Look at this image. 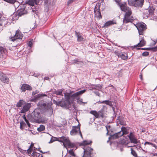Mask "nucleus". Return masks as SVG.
<instances>
[{"label": "nucleus", "instance_id": "41", "mask_svg": "<svg viewBox=\"0 0 157 157\" xmlns=\"http://www.w3.org/2000/svg\"><path fill=\"white\" fill-rule=\"evenodd\" d=\"M44 4L46 6H48L50 5L51 2V0H44Z\"/></svg>", "mask_w": 157, "mask_h": 157}, {"label": "nucleus", "instance_id": "25", "mask_svg": "<svg viewBox=\"0 0 157 157\" xmlns=\"http://www.w3.org/2000/svg\"><path fill=\"white\" fill-rule=\"evenodd\" d=\"M146 44V41L144 40L143 38H141V39L140 40L139 43L135 47H142L144 46Z\"/></svg>", "mask_w": 157, "mask_h": 157}, {"label": "nucleus", "instance_id": "37", "mask_svg": "<svg viewBox=\"0 0 157 157\" xmlns=\"http://www.w3.org/2000/svg\"><path fill=\"white\" fill-rule=\"evenodd\" d=\"M45 128L44 126L43 125L41 124L40 125L39 127L37 128V130L39 132H41L44 131Z\"/></svg>", "mask_w": 157, "mask_h": 157}, {"label": "nucleus", "instance_id": "63", "mask_svg": "<svg viewBox=\"0 0 157 157\" xmlns=\"http://www.w3.org/2000/svg\"><path fill=\"white\" fill-rule=\"evenodd\" d=\"M107 131V132L106 133V135H108V133H109V131Z\"/></svg>", "mask_w": 157, "mask_h": 157}, {"label": "nucleus", "instance_id": "16", "mask_svg": "<svg viewBox=\"0 0 157 157\" xmlns=\"http://www.w3.org/2000/svg\"><path fill=\"white\" fill-rule=\"evenodd\" d=\"M0 80L3 82L7 83L9 82V79L4 74L0 73Z\"/></svg>", "mask_w": 157, "mask_h": 157}, {"label": "nucleus", "instance_id": "50", "mask_svg": "<svg viewBox=\"0 0 157 157\" xmlns=\"http://www.w3.org/2000/svg\"><path fill=\"white\" fill-rule=\"evenodd\" d=\"M28 44L29 46L31 47L32 45V42L31 41H29Z\"/></svg>", "mask_w": 157, "mask_h": 157}, {"label": "nucleus", "instance_id": "44", "mask_svg": "<svg viewBox=\"0 0 157 157\" xmlns=\"http://www.w3.org/2000/svg\"><path fill=\"white\" fill-rule=\"evenodd\" d=\"M75 0H69L67 1V5L69 6L72 4L74 2H75Z\"/></svg>", "mask_w": 157, "mask_h": 157}, {"label": "nucleus", "instance_id": "31", "mask_svg": "<svg viewBox=\"0 0 157 157\" xmlns=\"http://www.w3.org/2000/svg\"><path fill=\"white\" fill-rule=\"evenodd\" d=\"M48 134L50 136H52V137L51 139V140L49 142V143H50V144L51 143L55 141H58L59 138H56V137H54L51 136L50 134Z\"/></svg>", "mask_w": 157, "mask_h": 157}, {"label": "nucleus", "instance_id": "27", "mask_svg": "<svg viewBox=\"0 0 157 157\" xmlns=\"http://www.w3.org/2000/svg\"><path fill=\"white\" fill-rule=\"evenodd\" d=\"M33 115H32V117L34 120H37L39 117V114L40 113L34 111V112L32 113Z\"/></svg>", "mask_w": 157, "mask_h": 157}, {"label": "nucleus", "instance_id": "30", "mask_svg": "<svg viewBox=\"0 0 157 157\" xmlns=\"http://www.w3.org/2000/svg\"><path fill=\"white\" fill-rule=\"evenodd\" d=\"M63 90L62 89H59L58 90H54L53 92L54 94H56L57 95H62L63 96V95L62 94L63 92Z\"/></svg>", "mask_w": 157, "mask_h": 157}, {"label": "nucleus", "instance_id": "62", "mask_svg": "<svg viewBox=\"0 0 157 157\" xmlns=\"http://www.w3.org/2000/svg\"><path fill=\"white\" fill-rule=\"evenodd\" d=\"M100 94L99 93H97V95H98V96H99Z\"/></svg>", "mask_w": 157, "mask_h": 157}, {"label": "nucleus", "instance_id": "10", "mask_svg": "<svg viewBox=\"0 0 157 157\" xmlns=\"http://www.w3.org/2000/svg\"><path fill=\"white\" fill-rule=\"evenodd\" d=\"M93 150V149L90 147H86L85 149H84V154L82 157H91V155Z\"/></svg>", "mask_w": 157, "mask_h": 157}, {"label": "nucleus", "instance_id": "58", "mask_svg": "<svg viewBox=\"0 0 157 157\" xmlns=\"http://www.w3.org/2000/svg\"><path fill=\"white\" fill-rule=\"evenodd\" d=\"M117 2H120L121 0H115Z\"/></svg>", "mask_w": 157, "mask_h": 157}, {"label": "nucleus", "instance_id": "55", "mask_svg": "<svg viewBox=\"0 0 157 157\" xmlns=\"http://www.w3.org/2000/svg\"><path fill=\"white\" fill-rule=\"evenodd\" d=\"M53 103L54 104H56V105H57V103H58V101L55 100H54L53 101Z\"/></svg>", "mask_w": 157, "mask_h": 157}, {"label": "nucleus", "instance_id": "40", "mask_svg": "<svg viewBox=\"0 0 157 157\" xmlns=\"http://www.w3.org/2000/svg\"><path fill=\"white\" fill-rule=\"evenodd\" d=\"M144 49L149 50H151L153 52H155L157 51V47H155L151 48H146Z\"/></svg>", "mask_w": 157, "mask_h": 157}, {"label": "nucleus", "instance_id": "34", "mask_svg": "<svg viewBox=\"0 0 157 157\" xmlns=\"http://www.w3.org/2000/svg\"><path fill=\"white\" fill-rule=\"evenodd\" d=\"M94 87H92V88L93 89H96L98 90H100L101 89L102 87V86L99 84L95 85H94Z\"/></svg>", "mask_w": 157, "mask_h": 157}, {"label": "nucleus", "instance_id": "15", "mask_svg": "<svg viewBox=\"0 0 157 157\" xmlns=\"http://www.w3.org/2000/svg\"><path fill=\"white\" fill-rule=\"evenodd\" d=\"M153 8L150 7L144 11V13L147 17H148L149 16H152L153 13Z\"/></svg>", "mask_w": 157, "mask_h": 157}, {"label": "nucleus", "instance_id": "35", "mask_svg": "<svg viewBox=\"0 0 157 157\" xmlns=\"http://www.w3.org/2000/svg\"><path fill=\"white\" fill-rule=\"evenodd\" d=\"M24 101L23 100H20L17 103L16 106L18 107H20L21 106L23 105V102Z\"/></svg>", "mask_w": 157, "mask_h": 157}, {"label": "nucleus", "instance_id": "59", "mask_svg": "<svg viewBox=\"0 0 157 157\" xmlns=\"http://www.w3.org/2000/svg\"><path fill=\"white\" fill-rule=\"evenodd\" d=\"M153 147L157 149V146L155 144H154V145Z\"/></svg>", "mask_w": 157, "mask_h": 157}, {"label": "nucleus", "instance_id": "57", "mask_svg": "<svg viewBox=\"0 0 157 157\" xmlns=\"http://www.w3.org/2000/svg\"><path fill=\"white\" fill-rule=\"evenodd\" d=\"M34 145V144L33 143H31V145L30 146V147L29 148H31L32 149V148Z\"/></svg>", "mask_w": 157, "mask_h": 157}, {"label": "nucleus", "instance_id": "32", "mask_svg": "<svg viewBox=\"0 0 157 157\" xmlns=\"http://www.w3.org/2000/svg\"><path fill=\"white\" fill-rule=\"evenodd\" d=\"M67 145L69 147L74 148L75 147H76V148H77L76 146V144L75 143H71L70 141H69L68 144Z\"/></svg>", "mask_w": 157, "mask_h": 157}, {"label": "nucleus", "instance_id": "64", "mask_svg": "<svg viewBox=\"0 0 157 157\" xmlns=\"http://www.w3.org/2000/svg\"><path fill=\"white\" fill-rule=\"evenodd\" d=\"M67 157H72L71 156H67Z\"/></svg>", "mask_w": 157, "mask_h": 157}, {"label": "nucleus", "instance_id": "1", "mask_svg": "<svg viewBox=\"0 0 157 157\" xmlns=\"http://www.w3.org/2000/svg\"><path fill=\"white\" fill-rule=\"evenodd\" d=\"M86 91V90H80L71 95V94L65 93L64 94L65 98L70 102V105L72 103L75 99L78 100L79 99V96Z\"/></svg>", "mask_w": 157, "mask_h": 157}, {"label": "nucleus", "instance_id": "20", "mask_svg": "<svg viewBox=\"0 0 157 157\" xmlns=\"http://www.w3.org/2000/svg\"><path fill=\"white\" fill-rule=\"evenodd\" d=\"M121 10L123 11L126 12L130 9L127 7L126 4L124 3V4H120L119 5Z\"/></svg>", "mask_w": 157, "mask_h": 157}, {"label": "nucleus", "instance_id": "28", "mask_svg": "<svg viewBox=\"0 0 157 157\" xmlns=\"http://www.w3.org/2000/svg\"><path fill=\"white\" fill-rule=\"evenodd\" d=\"M92 143V141L90 140H84L82 143L79 144V146L91 144Z\"/></svg>", "mask_w": 157, "mask_h": 157}, {"label": "nucleus", "instance_id": "9", "mask_svg": "<svg viewBox=\"0 0 157 157\" xmlns=\"http://www.w3.org/2000/svg\"><path fill=\"white\" fill-rule=\"evenodd\" d=\"M57 105L68 109L70 107V102L67 100L64 101H58Z\"/></svg>", "mask_w": 157, "mask_h": 157}, {"label": "nucleus", "instance_id": "60", "mask_svg": "<svg viewBox=\"0 0 157 157\" xmlns=\"http://www.w3.org/2000/svg\"><path fill=\"white\" fill-rule=\"evenodd\" d=\"M140 78L141 79H142V75H140Z\"/></svg>", "mask_w": 157, "mask_h": 157}, {"label": "nucleus", "instance_id": "22", "mask_svg": "<svg viewBox=\"0 0 157 157\" xmlns=\"http://www.w3.org/2000/svg\"><path fill=\"white\" fill-rule=\"evenodd\" d=\"M75 34L77 37V40L78 41L81 42L83 40L84 38L80 33H78L75 31Z\"/></svg>", "mask_w": 157, "mask_h": 157}, {"label": "nucleus", "instance_id": "29", "mask_svg": "<svg viewBox=\"0 0 157 157\" xmlns=\"http://www.w3.org/2000/svg\"><path fill=\"white\" fill-rule=\"evenodd\" d=\"M7 21L6 19L4 17H1V19L0 21V26L5 25L6 24Z\"/></svg>", "mask_w": 157, "mask_h": 157}, {"label": "nucleus", "instance_id": "21", "mask_svg": "<svg viewBox=\"0 0 157 157\" xmlns=\"http://www.w3.org/2000/svg\"><path fill=\"white\" fill-rule=\"evenodd\" d=\"M47 95L45 94H38L35 96H34V98H33L32 100L34 102H36V100L39 98H41L42 97L47 96Z\"/></svg>", "mask_w": 157, "mask_h": 157}, {"label": "nucleus", "instance_id": "14", "mask_svg": "<svg viewBox=\"0 0 157 157\" xmlns=\"http://www.w3.org/2000/svg\"><path fill=\"white\" fill-rule=\"evenodd\" d=\"M114 53L119 57L125 60L127 59V55L124 54L121 52H119L118 51H114Z\"/></svg>", "mask_w": 157, "mask_h": 157}, {"label": "nucleus", "instance_id": "13", "mask_svg": "<svg viewBox=\"0 0 157 157\" xmlns=\"http://www.w3.org/2000/svg\"><path fill=\"white\" fill-rule=\"evenodd\" d=\"M31 107V105L30 103H25L23 106L22 109L21 110L19 113H26L27 111L29 110Z\"/></svg>", "mask_w": 157, "mask_h": 157}, {"label": "nucleus", "instance_id": "5", "mask_svg": "<svg viewBox=\"0 0 157 157\" xmlns=\"http://www.w3.org/2000/svg\"><path fill=\"white\" fill-rule=\"evenodd\" d=\"M101 5V4L100 3H97L95 6L94 11L95 17L99 19H101L102 18L100 9Z\"/></svg>", "mask_w": 157, "mask_h": 157}, {"label": "nucleus", "instance_id": "46", "mask_svg": "<svg viewBox=\"0 0 157 157\" xmlns=\"http://www.w3.org/2000/svg\"><path fill=\"white\" fill-rule=\"evenodd\" d=\"M37 153L35 151H33L32 154V155L33 157H36L37 156Z\"/></svg>", "mask_w": 157, "mask_h": 157}, {"label": "nucleus", "instance_id": "61", "mask_svg": "<svg viewBox=\"0 0 157 157\" xmlns=\"http://www.w3.org/2000/svg\"><path fill=\"white\" fill-rule=\"evenodd\" d=\"M48 77H46L45 78H44V79H48Z\"/></svg>", "mask_w": 157, "mask_h": 157}, {"label": "nucleus", "instance_id": "7", "mask_svg": "<svg viewBox=\"0 0 157 157\" xmlns=\"http://www.w3.org/2000/svg\"><path fill=\"white\" fill-rule=\"evenodd\" d=\"M23 37L22 34L21 33L20 31L19 30H17L15 33V35L13 36H11L10 38V39L11 40L14 41L17 39H21Z\"/></svg>", "mask_w": 157, "mask_h": 157}, {"label": "nucleus", "instance_id": "43", "mask_svg": "<svg viewBox=\"0 0 157 157\" xmlns=\"http://www.w3.org/2000/svg\"><path fill=\"white\" fill-rule=\"evenodd\" d=\"M131 153L134 156V157L135 156H137L136 153L135 151L133 150L132 148H131Z\"/></svg>", "mask_w": 157, "mask_h": 157}, {"label": "nucleus", "instance_id": "38", "mask_svg": "<svg viewBox=\"0 0 157 157\" xmlns=\"http://www.w3.org/2000/svg\"><path fill=\"white\" fill-rule=\"evenodd\" d=\"M121 117H118L117 119V123H118L119 124H120L122 125H124V123L121 120Z\"/></svg>", "mask_w": 157, "mask_h": 157}, {"label": "nucleus", "instance_id": "48", "mask_svg": "<svg viewBox=\"0 0 157 157\" xmlns=\"http://www.w3.org/2000/svg\"><path fill=\"white\" fill-rule=\"evenodd\" d=\"M146 144H148L149 145H151L152 146H153L155 144H154L152 143L149 142H146L144 143V145H145Z\"/></svg>", "mask_w": 157, "mask_h": 157}, {"label": "nucleus", "instance_id": "26", "mask_svg": "<svg viewBox=\"0 0 157 157\" xmlns=\"http://www.w3.org/2000/svg\"><path fill=\"white\" fill-rule=\"evenodd\" d=\"M6 49L0 46V57L1 55L4 56V54H6Z\"/></svg>", "mask_w": 157, "mask_h": 157}, {"label": "nucleus", "instance_id": "52", "mask_svg": "<svg viewBox=\"0 0 157 157\" xmlns=\"http://www.w3.org/2000/svg\"><path fill=\"white\" fill-rule=\"evenodd\" d=\"M110 127H111V126L109 125H107V126H106V130L107 131H109V129H110Z\"/></svg>", "mask_w": 157, "mask_h": 157}, {"label": "nucleus", "instance_id": "56", "mask_svg": "<svg viewBox=\"0 0 157 157\" xmlns=\"http://www.w3.org/2000/svg\"><path fill=\"white\" fill-rule=\"evenodd\" d=\"M22 118L24 119L25 121L26 120H27L25 115H23L22 116Z\"/></svg>", "mask_w": 157, "mask_h": 157}, {"label": "nucleus", "instance_id": "11", "mask_svg": "<svg viewBox=\"0 0 157 157\" xmlns=\"http://www.w3.org/2000/svg\"><path fill=\"white\" fill-rule=\"evenodd\" d=\"M69 141L70 140L68 137L62 136L59 138L58 141L63 143L64 147H66L65 145H67Z\"/></svg>", "mask_w": 157, "mask_h": 157}, {"label": "nucleus", "instance_id": "53", "mask_svg": "<svg viewBox=\"0 0 157 157\" xmlns=\"http://www.w3.org/2000/svg\"><path fill=\"white\" fill-rule=\"evenodd\" d=\"M32 149L30 148H29L28 150L27 151L29 153H31L32 152Z\"/></svg>", "mask_w": 157, "mask_h": 157}, {"label": "nucleus", "instance_id": "39", "mask_svg": "<svg viewBox=\"0 0 157 157\" xmlns=\"http://www.w3.org/2000/svg\"><path fill=\"white\" fill-rule=\"evenodd\" d=\"M83 63V62L82 61H80L78 59H75L72 60L71 61V63L72 64H75V63Z\"/></svg>", "mask_w": 157, "mask_h": 157}, {"label": "nucleus", "instance_id": "42", "mask_svg": "<svg viewBox=\"0 0 157 157\" xmlns=\"http://www.w3.org/2000/svg\"><path fill=\"white\" fill-rule=\"evenodd\" d=\"M68 153L71 155L70 156H72L74 157L75 156V153L73 151V149H71V150H69L68 151Z\"/></svg>", "mask_w": 157, "mask_h": 157}, {"label": "nucleus", "instance_id": "12", "mask_svg": "<svg viewBox=\"0 0 157 157\" xmlns=\"http://www.w3.org/2000/svg\"><path fill=\"white\" fill-rule=\"evenodd\" d=\"M130 142L131 143L136 144L138 143L137 140L135 137V135L133 132H131L128 136Z\"/></svg>", "mask_w": 157, "mask_h": 157}, {"label": "nucleus", "instance_id": "2", "mask_svg": "<svg viewBox=\"0 0 157 157\" xmlns=\"http://www.w3.org/2000/svg\"><path fill=\"white\" fill-rule=\"evenodd\" d=\"M135 26L138 29L139 35H143L147 29L146 25L143 22H140L137 23Z\"/></svg>", "mask_w": 157, "mask_h": 157}, {"label": "nucleus", "instance_id": "6", "mask_svg": "<svg viewBox=\"0 0 157 157\" xmlns=\"http://www.w3.org/2000/svg\"><path fill=\"white\" fill-rule=\"evenodd\" d=\"M78 125L79 124L78 126L72 127V129L70 131V134L72 136H74L79 133L81 137H82V135L80 130V127Z\"/></svg>", "mask_w": 157, "mask_h": 157}, {"label": "nucleus", "instance_id": "51", "mask_svg": "<svg viewBox=\"0 0 157 157\" xmlns=\"http://www.w3.org/2000/svg\"><path fill=\"white\" fill-rule=\"evenodd\" d=\"M25 121L26 122V123H27L28 126L29 127H30V124L29 123V122L27 120H26Z\"/></svg>", "mask_w": 157, "mask_h": 157}, {"label": "nucleus", "instance_id": "18", "mask_svg": "<svg viewBox=\"0 0 157 157\" xmlns=\"http://www.w3.org/2000/svg\"><path fill=\"white\" fill-rule=\"evenodd\" d=\"M21 89L22 92H25L26 90H32V88L27 84H24L21 86Z\"/></svg>", "mask_w": 157, "mask_h": 157}, {"label": "nucleus", "instance_id": "36", "mask_svg": "<svg viewBox=\"0 0 157 157\" xmlns=\"http://www.w3.org/2000/svg\"><path fill=\"white\" fill-rule=\"evenodd\" d=\"M104 111L102 109H101L100 111H98V118L99 117H101L103 118L104 117L103 115Z\"/></svg>", "mask_w": 157, "mask_h": 157}, {"label": "nucleus", "instance_id": "54", "mask_svg": "<svg viewBox=\"0 0 157 157\" xmlns=\"http://www.w3.org/2000/svg\"><path fill=\"white\" fill-rule=\"evenodd\" d=\"M24 123V122H21L20 123V128L21 129H22V125Z\"/></svg>", "mask_w": 157, "mask_h": 157}, {"label": "nucleus", "instance_id": "49", "mask_svg": "<svg viewBox=\"0 0 157 157\" xmlns=\"http://www.w3.org/2000/svg\"><path fill=\"white\" fill-rule=\"evenodd\" d=\"M39 92L37 90H36L34 91H33L32 93V95H34L36 94H37V93Z\"/></svg>", "mask_w": 157, "mask_h": 157}, {"label": "nucleus", "instance_id": "45", "mask_svg": "<svg viewBox=\"0 0 157 157\" xmlns=\"http://www.w3.org/2000/svg\"><path fill=\"white\" fill-rule=\"evenodd\" d=\"M101 103H105L106 104L109 105V104L111 102L109 100H106L103 101L102 102H101Z\"/></svg>", "mask_w": 157, "mask_h": 157}, {"label": "nucleus", "instance_id": "33", "mask_svg": "<svg viewBox=\"0 0 157 157\" xmlns=\"http://www.w3.org/2000/svg\"><path fill=\"white\" fill-rule=\"evenodd\" d=\"M90 113L95 117V118H98V112L95 110H92L90 111Z\"/></svg>", "mask_w": 157, "mask_h": 157}, {"label": "nucleus", "instance_id": "19", "mask_svg": "<svg viewBox=\"0 0 157 157\" xmlns=\"http://www.w3.org/2000/svg\"><path fill=\"white\" fill-rule=\"evenodd\" d=\"M40 0H28L25 2L26 4L29 5L33 6L34 4L37 5L39 2Z\"/></svg>", "mask_w": 157, "mask_h": 157}, {"label": "nucleus", "instance_id": "8", "mask_svg": "<svg viewBox=\"0 0 157 157\" xmlns=\"http://www.w3.org/2000/svg\"><path fill=\"white\" fill-rule=\"evenodd\" d=\"M25 5H20L19 6V8L17 11V14L19 16H21L22 15L26 14L27 11L25 10Z\"/></svg>", "mask_w": 157, "mask_h": 157}, {"label": "nucleus", "instance_id": "47", "mask_svg": "<svg viewBox=\"0 0 157 157\" xmlns=\"http://www.w3.org/2000/svg\"><path fill=\"white\" fill-rule=\"evenodd\" d=\"M149 54V52H145L143 53L142 55L143 56H147Z\"/></svg>", "mask_w": 157, "mask_h": 157}, {"label": "nucleus", "instance_id": "17", "mask_svg": "<svg viewBox=\"0 0 157 157\" xmlns=\"http://www.w3.org/2000/svg\"><path fill=\"white\" fill-rule=\"evenodd\" d=\"M40 107H44L47 110H50L51 112H53V109H52L51 105L49 103H43L41 104Z\"/></svg>", "mask_w": 157, "mask_h": 157}, {"label": "nucleus", "instance_id": "3", "mask_svg": "<svg viewBox=\"0 0 157 157\" xmlns=\"http://www.w3.org/2000/svg\"><path fill=\"white\" fill-rule=\"evenodd\" d=\"M128 133V131L127 128L125 127L122 126L121 128V131L112 136L111 138L113 139H116L121 136L123 135L127 134Z\"/></svg>", "mask_w": 157, "mask_h": 157}, {"label": "nucleus", "instance_id": "4", "mask_svg": "<svg viewBox=\"0 0 157 157\" xmlns=\"http://www.w3.org/2000/svg\"><path fill=\"white\" fill-rule=\"evenodd\" d=\"M132 13V12L131 9L126 12L125 14L123 19V22L124 23L126 24L128 22H131L134 20V18L133 17H132L130 19L128 18L129 17L131 16Z\"/></svg>", "mask_w": 157, "mask_h": 157}, {"label": "nucleus", "instance_id": "24", "mask_svg": "<svg viewBox=\"0 0 157 157\" xmlns=\"http://www.w3.org/2000/svg\"><path fill=\"white\" fill-rule=\"evenodd\" d=\"M116 24V22L114 21H109L105 23L104 25V27L107 28L111 25Z\"/></svg>", "mask_w": 157, "mask_h": 157}, {"label": "nucleus", "instance_id": "23", "mask_svg": "<svg viewBox=\"0 0 157 157\" xmlns=\"http://www.w3.org/2000/svg\"><path fill=\"white\" fill-rule=\"evenodd\" d=\"M144 2V0H136L135 2V6L137 7H141Z\"/></svg>", "mask_w": 157, "mask_h": 157}]
</instances>
